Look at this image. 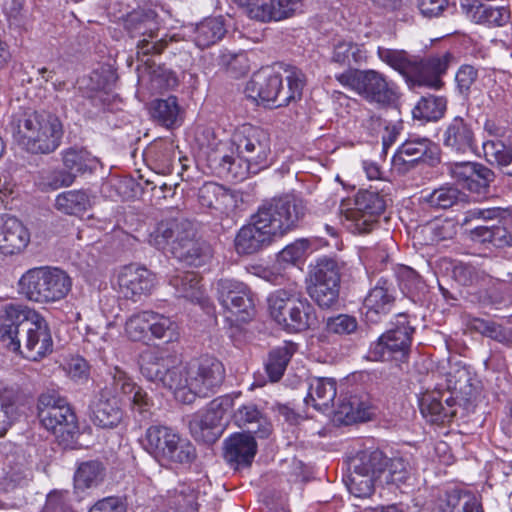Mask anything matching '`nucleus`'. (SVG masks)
Instances as JSON below:
<instances>
[{"instance_id": "13d9d810", "label": "nucleus", "mask_w": 512, "mask_h": 512, "mask_svg": "<svg viewBox=\"0 0 512 512\" xmlns=\"http://www.w3.org/2000/svg\"><path fill=\"white\" fill-rule=\"evenodd\" d=\"M152 115L166 127L177 125L180 120L177 98L170 96L166 99L156 100L152 106Z\"/></svg>"}, {"instance_id": "de8ad7c7", "label": "nucleus", "mask_w": 512, "mask_h": 512, "mask_svg": "<svg viewBox=\"0 0 512 512\" xmlns=\"http://www.w3.org/2000/svg\"><path fill=\"white\" fill-rule=\"evenodd\" d=\"M317 323V316L309 300L298 294L295 305L292 306V316L288 325V332H301Z\"/></svg>"}, {"instance_id": "69168bd1", "label": "nucleus", "mask_w": 512, "mask_h": 512, "mask_svg": "<svg viewBox=\"0 0 512 512\" xmlns=\"http://www.w3.org/2000/svg\"><path fill=\"white\" fill-rule=\"evenodd\" d=\"M482 149L485 159L499 167H502L512 154V149L507 148L503 142L494 139L484 141Z\"/></svg>"}, {"instance_id": "423d86ee", "label": "nucleus", "mask_w": 512, "mask_h": 512, "mask_svg": "<svg viewBox=\"0 0 512 512\" xmlns=\"http://www.w3.org/2000/svg\"><path fill=\"white\" fill-rule=\"evenodd\" d=\"M287 87L282 85V77L271 68H262L254 73L245 86V94L256 102H262L270 107L288 105L296 98H300L304 85L303 74L296 70L287 72Z\"/></svg>"}, {"instance_id": "2eb2a0df", "label": "nucleus", "mask_w": 512, "mask_h": 512, "mask_svg": "<svg viewBox=\"0 0 512 512\" xmlns=\"http://www.w3.org/2000/svg\"><path fill=\"white\" fill-rule=\"evenodd\" d=\"M382 452L374 450L363 452L356 459L353 472L347 481V487L355 497L364 498L372 494L374 486L380 484L376 469H379Z\"/></svg>"}, {"instance_id": "4d7b16f0", "label": "nucleus", "mask_w": 512, "mask_h": 512, "mask_svg": "<svg viewBox=\"0 0 512 512\" xmlns=\"http://www.w3.org/2000/svg\"><path fill=\"white\" fill-rule=\"evenodd\" d=\"M465 195L455 186L444 185L422 196L423 200L431 207L447 209L459 201L464 200Z\"/></svg>"}, {"instance_id": "0e129e2a", "label": "nucleus", "mask_w": 512, "mask_h": 512, "mask_svg": "<svg viewBox=\"0 0 512 512\" xmlns=\"http://www.w3.org/2000/svg\"><path fill=\"white\" fill-rule=\"evenodd\" d=\"M215 212L221 217H230L241 209L242 195L237 191L221 187Z\"/></svg>"}, {"instance_id": "680f3d73", "label": "nucleus", "mask_w": 512, "mask_h": 512, "mask_svg": "<svg viewBox=\"0 0 512 512\" xmlns=\"http://www.w3.org/2000/svg\"><path fill=\"white\" fill-rule=\"evenodd\" d=\"M149 310L130 315L124 324V333L132 341L144 340L149 332Z\"/></svg>"}, {"instance_id": "8fccbe9b", "label": "nucleus", "mask_w": 512, "mask_h": 512, "mask_svg": "<svg viewBox=\"0 0 512 512\" xmlns=\"http://www.w3.org/2000/svg\"><path fill=\"white\" fill-rule=\"evenodd\" d=\"M29 475V471L22 464H13L7 459L0 470V492L8 493L23 487Z\"/></svg>"}, {"instance_id": "f704fd0d", "label": "nucleus", "mask_w": 512, "mask_h": 512, "mask_svg": "<svg viewBox=\"0 0 512 512\" xmlns=\"http://www.w3.org/2000/svg\"><path fill=\"white\" fill-rule=\"evenodd\" d=\"M377 55L382 62L401 74L407 82L414 83L418 56L411 55L405 50L385 47H378Z\"/></svg>"}, {"instance_id": "5fc2aeb1", "label": "nucleus", "mask_w": 512, "mask_h": 512, "mask_svg": "<svg viewBox=\"0 0 512 512\" xmlns=\"http://www.w3.org/2000/svg\"><path fill=\"white\" fill-rule=\"evenodd\" d=\"M446 100L438 96H425L422 97L412 110V115L415 119L424 121H437L445 113Z\"/></svg>"}, {"instance_id": "a878e982", "label": "nucleus", "mask_w": 512, "mask_h": 512, "mask_svg": "<svg viewBox=\"0 0 512 512\" xmlns=\"http://www.w3.org/2000/svg\"><path fill=\"white\" fill-rule=\"evenodd\" d=\"M451 60L452 55L449 52L431 55L426 59L418 57L417 73H415L413 85L439 89L440 78L446 73Z\"/></svg>"}, {"instance_id": "09e8293b", "label": "nucleus", "mask_w": 512, "mask_h": 512, "mask_svg": "<svg viewBox=\"0 0 512 512\" xmlns=\"http://www.w3.org/2000/svg\"><path fill=\"white\" fill-rule=\"evenodd\" d=\"M105 468L96 460L81 463L74 474V487L76 490L97 487L104 479Z\"/></svg>"}, {"instance_id": "58836bf2", "label": "nucleus", "mask_w": 512, "mask_h": 512, "mask_svg": "<svg viewBox=\"0 0 512 512\" xmlns=\"http://www.w3.org/2000/svg\"><path fill=\"white\" fill-rule=\"evenodd\" d=\"M436 146L426 137L411 136L396 151L393 156L395 166L415 163L428 153H433Z\"/></svg>"}, {"instance_id": "774afa93", "label": "nucleus", "mask_w": 512, "mask_h": 512, "mask_svg": "<svg viewBox=\"0 0 512 512\" xmlns=\"http://www.w3.org/2000/svg\"><path fill=\"white\" fill-rule=\"evenodd\" d=\"M242 6L246 8V13L251 19L260 22L278 21L274 15V7L271 1L268 4L262 0H251Z\"/></svg>"}, {"instance_id": "a211bd4d", "label": "nucleus", "mask_w": 512, "mask_h": 512, "mask_svg": "<svg viewBox=\"0 0 512 512\" xmlns=\"http://www.w3.org/2000/svg\"><path fill=\"white\" fill-rule=\"evenodd\" d=\"M208 487L210 485L204 477L181 482L167 492L163 509L158 512H197L199 501L207 493Z\"/></svg>"}, {"instance_id": "bb28decb", "label": "nucleus", "mask_w": 512, "mask_h": 512, "mask_svg": "<svg viewBox=\"0 0 512 512\" xmlns=\"http://www.w3.org/2000/svg\"><path fill=\"white\" fill-rule=\"evenodd\" d=\"M169 284L174 288L177 297L196 303L204 310L210 308V299L205 294L201 285V278L197 273L177 271L176 274L171 276Z\"/></svg>"}, {"instance_id": "412c9836", "label": "nucleus", "mask_w": 512, "mask_h": 512, "mask_svg": "<svg viewBox=\"0 0 512 512\" xmlns=\"http://www.w3.org/2000/svg\"><path fill=\"white\" fill-rule=\"evenodd\" d=\"M117 285L125 298L136 301L152 291L155 286V275L145 267L131 264L119 270Z\"/></svg>"}, {"instance_id": "f257e3e1", "label": "nucleus", "mask_w": 512, "mask_h": 512, "mask_svg": "<svg viewBox=\"0 0 512 512\" xmlns=\"http://www.w3.org/2000/svg\"><path fill=\"white\" fill-rule=\"evenodd\" d=\"M141 373L149 381L171 390L175 399L190 404L196 396L206 397L221 386L225 368L220 360L205 355L187 366L172 355L156 351L142 357Z\"/></svg>"}, {"instance_id": "a18cd8bd", "label": "nucleus", "mask_w": 512, "mask_h": 512, "mask_svg": "<svg viewBox=\"0 0 512 512\" xmlns=\"http://www.w3.org/2000/svg\"><path fill=\"white\" fill-rule=\"evenodd\" d=\"M296 349L295 343L286 341L270 351L265 367L272 382H277L281 379Z\"/></svg>"}, {"instance_id": "bf43d9fd", "label": "nucleus", "mask_w": 512, "mask_h": 512, "mask_svg": "<svg viewBox=\"0 0 512 512\" xmlns=\"http://www.w3.org/2000/svg\"><path fill=\"white\" fill-rule=\"evenodd\" d=\"M311 252V243L307 239H298L285 246L278 254L277 261L286 269L296 266Z\"/></svg>"}, {"instance_id": "cd10ccee", "label": "nucleus", "mask_w": 512, "mask_h": 512, "mask_svg": "<svg viewBox=\"0 0 512 512\" xmlns=\"http://www.w3.org/2000/svg\"><path fill=\"white\" fill-rule=\"evenodd\" d=\"M123 412L117 397L111 396V391L106 387L91 404V419L101 428L112 429L121 422Z\"/></svg>"}, {"instance_id": "7c9ffc66", "label": "nucleus", "mask_w": 512, "mask_h": 512, "mask_svg": "<svg viewBox=\"0 0 512 512\" xmlns=\"http://www.w3.org/2000/svg\"><path fill=\"white\" fill-rule=\"evenodd\" d=\"M394 295L386 281L379 280L372 288L363 303V313L367 321L376 323L387 315L394 303Z\"/></svg>"}, {"instance_id": "1a4fd4ad", "label": "nucleus", "mask_w": 512, "mask_h": 512, "mask_svg": "<svg viewBox=\"0 0 512 512\" xmlns=\"http://www.w3.org/2000/svg\"><path fill=\"white\" fill-rule=\"evenodd\" d=\"M335 77L343 87L356 92L370 103L388 105L398 98L397 85L377 70L348 69Z\"/></svg>"}, {"instance_id": "6e6d98bb", "label": "nucleus", "mask_w": 512, "mask_h": 512, "mask_svg": "<svg viewBox=\"0 0 512 512\" xmlns=\"http://www.w3.org/2000/svg\"><path fill=\"white\" fill-rule=\"evenodd\" d=\"M309 277L311 282H340L338 262L334 258L326 256L317 258L315 263L309 265Z\"/></svg>"}, {"instance_id": "4c0bfd02", "label": "nucleus", "mask_w": 512, "mask_h": 512, "mask_svg": "<svg viewBox=\"0 0 512 512\" xmlns=\"http://www.w3.org/2000/svg\"><path fill=\"white\" fill-rule=\"evenodd\" d=\"M93 206V197L83 189L62 192L55 198V208L66 215L81 217Z\"/></svg>"}, {"instance_id": "473e14b6", "label": "nucleus", "mask_w": 512, "mask_h": 512, "mask_svg": "<svg viewBox=\"0 0 512 512\" xmlns=\"http://www.w3.org/2000/svg\"><path fill=\"white\" fill-rule=\"evenodd\" d=\"M19 391L0 381V436H3L22 412Z\"/></svg>"}, {"instance_id": "c9c22d12", "label": "nucleus", "mask_w": 512, "mask_h": 512, "mask_svg": "<svg viewBox=\"0 0 512 512\" xmlns=\"http://www.w3.org/2000/svg\"><path fill=\"white\" fill-rule=\"evenodd\" d=\"M440 512H484L479 498L466 489L453 488L439 504Z\"/></svg>"}, {"instance_id": "864d4df0", "label": "nucleus", "mask_w": 512, "mask_h": 512, "mask_svg": "<svg viewBox=\"0 0 512 512\" xmlns=\"http://www.w3.org/2000/svg\"><path fill=\"white\" fill-rule=\"evenodd\" d=\"M63 164L68 172L75 177L87 171H93L98 165V160L84 149H69L63 153Z\"/></svg>"}, {"instance_id": "9d476101", "label": "nucleus", "mask_w": 512, "mask_h": 512, "mask_svg": "<svg viewBox=\"0 0 512 512\" xmlns=\"http://www.w3.org/2000/svg\"><path fill=\"white\" fill-rule=\"evenodd\" d=\"M305 211L301 199L287 194L264 202L255 214L274 237L279 238L298 227Z\"/></svg>"}, {"instance_id": "5701e85b", "label": "nucleus", "mask_w": 512, "mask_h": 512, "mask_svg": "<svg viewBox=\"0 0 512 512\" xmlns=\"http://www.w3.org/2000/svg\"><path fill=\"white\" fill-rule=\"evenodd\" d=\"M275 239L272 232L254 214L250 222L243 225L237 232L234 246L238 254L251 255L269 246Z\"/></svg>"}, {"instance_id": "f3484780", "label": "nucleus", "mask_w": 512, "mask_h": 512, "mask_svg": "<svg viewBox=\"0 0 512 512\" xmlns=\"http://www.w3.org/2000/svg\"><path fill=\"white\" fill-rule=\"evenodd\" d=\"M31 321L25 327L26 337L23 347L18 350L21 355L32 361H38L53 350V340L49 325L38 312L32 313Z\"/></svg>"}, {"instance_id": "79ce46f5", "label": "nucleus", "mask_w": 512, "mask_h": 512, "mask_svg": "<svg viewBox=\"0 0 512 512\" xmlns=\"http://www.w3.org/2000/svg\"><path fill=\"white\" fill-rule=\"evenodd\" d=\"M336 394V382L333 378H314L309 384L305 402L317 410L326 411L333 404Z\"/></svg>"}, {"instance_id": "2f4dec72", "label": "nucleus", "mask_w": 512, "mask_h": 512, "mask_svg": "<svg viewBox=\"0 0 512 512\" xmlns=\"http://www.w3.org/2000/svg\"><path fill=\"white\" fill-rule=\"evenodd\" d=\"M225 33L223 19L211 17L204 19L196 26L186 27L183 36L188 35L198 48L204 49L220 41Z\"/></svg>"}, {"instance_id": "603ef678", "label": "nucleus", "mask_w": 512, "mask_h": 512, "mask_svg": "<svg viewBox=\"0 0 512 512\" xmlns=\"http://www.w3.org/2000/svg\"><path fill=\"white\" fill-rule=\"evenodd\" d=\"M75 181V175L63 169H45L38 173L35 185L41 191H54L62 187H69Z\"/></svg>"}, {"instance_id": "4be33fe9", "label": "nucleus", "mask_w": 512, "mask_h": 512, "mask_svg": "<svg viewBox=\"0 0 512 512\" xmlns=\"http://www.w3.org/2000/svg\"><path fill=\"white\" fill-rule=\"evenodd\" d=\"M451 176L463 188L475 193L477 196H485L490 182L493 180V172L476 162H455L450 165Z\"/></svg>"}, {"instance_id": "f03ea898", "label": "nucleus", "mask_w": 512, "mask_h": 512, "mask_svg": "<svg viewBox=\"0 0 512 512\" xmlns=\"http://www.w3.org/2000/svg\"><path fill=\"white\" fill-rule=\"evenodd\" d=\"M209 161L220 176L243 181L270 166V137L259 127L243 124L232 134L229 151H224L221 143Z\"/></svg>"}, {"instance_id": "c756f323", "label": "nucleus", "mask_w": 512, "mask_h": 512, "mask_svg": "<svg viewBox=\"0 0 512 512\" xmlns=\"http://www.w3.org/2000/svg\"><path fill=\"white\" fill-rule=\"evenodd\" d=\"M461 9L469 20L477 24L500 27L510 19V12L506 7H493L478 0H461Z\"/></svg>"}, {"instance_id": "c03bdc74", "label": "nucleus", "mask_w": 512, "mask_h": 512, "mask_svg": "<svg viewBox=\"0 0 512 512\" xmlns=\"http://www.w3.org/2000/svg\"><path fill=\"white\" fill-rule=\"evenodd\" d=\"M196 456V448L192 442L177 432L161 465H190L196 459Z\"/></svg>"}, {"instance_id": "3c124183", "label": "nucleus", "mask_w": 512, "mask_h": 512, "mask_svg": "<svg viewBox=\"0 0 512 512\" xmlns=\"http://www.w3.org/2000/svg\"><path fill=\"white\" fill-rule=\"evenodd\" d=\"M367 57L364 45L343 40L334 45L331 61L341 65H350L351 62L361 64L367 60Z\"/></svg>"}, {"instance_id": "49530a36", "label": "nucleus", "mask_w": 512, "mask_h": 512, "mask_svg": "<svg viewBox=\"0 0 512 512\" xmlns=\"http://www.w3.org/2000/svg\"><path fill=\"white\" fill-rule=\"evenodd\" d=\"M148 320L149 332L153 338L165 343H173L179 340L178 323L171 317L149 310Z\"/></svg>"}, {"instance_id": "b1692460", "label": "nucleus", "mask_w": 512, "mask_h": 512, "mask_svg": "<svg viewBox=\"0 0 512 512\" xmlns=\"http://www.w3.org/2000/svg\"><path fill=\"white\" fill-rule=\"evenodd\" d=\"M111 385L115 392L127 397L131 409L146 417L151 406V400L147 393L138 386L133 379L120 367L115 366L109 372Z\"/></svg>"}, {"instance_id": "ea45409f", "label": "nucleus", "mask_w": 512, "mask_h": 512, "mask_svg": "<svg viewBox=\"0 0 512 512\" xmlns=\"http://www.w3.org/2000/svg\"><path fill=\"white\" fill-rule=\"evenodd\" d=\"M114 81L115 73L112 69L109 66H102L83 77L78 85L84 96L95 101L97 98L102 100L103 92H106Z\"/></svg>"}, {"instance_id": "7ed1b4c3", "label": "nucleus", "mask_w": 512, "mask_h": 512, "mask_svg": "<svg viewBox=\"0 0 512 512\" xmlns=\"http://www.w3.org/2000/svg\"><path fill=\"white\" fill-rule=\"evenodd\" d=\"M195 231L184 218L165 217L149 233L148 242L158 250L171 252L184 265L201 267L212 258L209 245L194 240Z\"/></svg>"}, {"instance_id": "ddd939ff", "label": "nucleus", "mask_w": 512, "mask_h": 512, "mask_svg": "<svg viewBox=\"0 0 512 512\" xmlns=\"http://www.w3.org/2000/svg\"><path fill=\"white\" fill-rule=\"evenodd\" d=\"M232 405L231 397L223 396L213 400L206 411L195 414L189 423L190 432L195 440L215 442L223 433L222 420Z\"/></svg>"}, {"instance_id": "72a5a7b5", "label": "nucleus", "mask_w": 512, "mask_h": 512, "mask_svg": "<svg viewBox=\"0 0 512 512\" xmlns=\"http://www.w3.org/2000/svg\"><path fill=\"white\" fill-rule=\"evenodd\" d=\"M374 414L375 409L370 402L358 396L344 398L335 410L336 420L345 425L367 421Z\"/></svg>"}, {"instance_id": "338daca9", "label": "nucleus", "mask_w": 512, "mask_h": 512, "mask_svg": "<svg viewBox=\"0 0 512 512\" xmlns=\"http://www.w3.org/2000/svg\"><path fill=\"white\" fill-rule=\"evenodd\" d=\"M505 235L506 228L502 226H478L471 231V237L474 241L491 243L495 247H503Z\"/></svg>"}, {"instance_id": "dca6fc26", "label": "nucleus", "mask_w": 512, "mask_h": 512, "mask_svg": "<svg viewBox=\"0 0 512 512\" xmlns=\"http://www.w3.org/2000/svg\"><path fill=\"white\" fill-rule=\"evenodd\" d=\"M412 333L413 329L408 325L406 316L399 315L396 327L380 336L372 353L382 361L390 358L403 361L409 352Z\"/></svg>"}, {"instance_id": "393cba45", "label": "nucleus", "mask_w": 512, "mask_h": 512, "mask_svg": "<svg viewBox=\"0 0 512 512\" xmlns=\"http://www.w3.org/2000/svg\"><path fill=\"white\" fill-rule=\"evenodd\" d=\"M29 242L30 233L20 220L8 214H0V253H19Z\"/></svg>"}, {"instance_id": "6e6552de", "label": "nucleus", "mask_w": 512, "mask_h": 512, "mask_svg": "<svg viewBox=\"0 0 512 512\" xmlns=\"http://www.w3.org/2000/svg\"><path fill=\"white\" fill-rule=\"evenodd\" d=\"M19 292L30 301L48 304L64 299L72 288V279L59 268L36 267L26 271L18 282Z\"/></svg>"}, {"instance_id": "e2e57ef3", "label": "nucleus", "mask_w": 512, "mask_h": 512, "mask_svg": "<svg viewBox=\"0 0 512 512\" xmlns=\"http://www.w3.org/2000/svg\"><path fill=\"white\" fill-rule=\"evenodd\" d=\"M471 327L480 334L500 343L509 344L512 341L510 331L495 322L476 318L471 322Z\"/></svg>"}, {"instance_id": "052dcab7", "label": "nucleus", "mask_w": 512, "mask_h": 512, "mask_svg": "<svg viewBox=\"0 0 512 512\" xmlns=\"http://www.w3.org/2000/svg\"><path fill=\"white\" fill-rule=\"evenodd\" d=\"M339 288L340 282H311L309 294L320 307L330 308L338 300Z\"/></svg>"}, {"instance_id": "a19ab883", "label": "nucleus", "mask_w": 512, "mask_h": 512, "mask_svg": "<svg viewBox=\"0 0 512 512\" xmlns=\"http://www.w3.org/2000/svg\"><path fill=\"white\" fill-rule=\"evenodd\" d=\"M177 431L164 425H153L145 433V449L161 464Z\"/></svg>"}, {"instance_id": "37998d69", "label": "nucleus", "mask_w": 512, "mask_h": 512, "mask_svg": "<svg viewBox=\"0 0 512 512\" xmlns=\"http://www.w3.org/2000/svg\"><path fill=\"white\" fill-rule=\"evenodd\" d=\"M376 469L380 485L383 484H402L405 483L411 474L410 464L403 458L387 459L382 454L381 464Z\"/></svg>"}, {"instance_id": "c85d7f7f", "label": "nucleus", "mask_w": 512, "mask_h": 512, "mask_svg": "<svg viewBox=\"0 0 512 512\" xmlns=\"http://www.w3.org/2000/svg\"><path fill=\"white\" fill-rule=\"evenodd\" d=\"M257 452V443L249 433H235L224 441V458L236 468L249 466Z\"/></svg>"}, {"instance_id": "f8f14e48", "label": "nucleus", "mask_w": 512, "mask_h": 512, "mask_svg": "<svg viewBox=\"0 0 512 512\" xmlns=\"http://www.w3.org/2000/svg\"><path fill=\"white\" fill-rule=\"evenodd\" d=\"M213 289L221 307L240 321H247L254 315V295L244 282L221 278L213 284Z\"/></svg>"}, {"instance_id": "e433bc0d", "label": "nucleus", "mask_w": 512, "mask_h": 512, "mask_svg": "<svg viewBox=\"0 0 512 512\" xmlns=\"http://www.w3.org/2000/svg\"><path fill=\"white\" fill-rule=\"evenodd\" d=\"M298 293L292 290L278 289L270 293L267 302L271 317L286 331L292 316V306L295 305Z\"/></svg>"}, {"instance_id": "39448f33", "label": "nucleus", "mask_w": 512, "mask_h": 512, "mask_svg": "<svg viewBox=\"0 0 512 512\" xmlns=\"http://www.w3.org/2000/svg\"><path fill=\"white\" fill-rule=\"evenodd\" d=\"M63 126L49 113H31L18 120L13 130L15 142L31 154H50L61 144Z\"/></svg>"}, {"instance_id": "aec40b11", "label": "nucleus", "mask_w": 512, "mask_h": 512, "mask_svg": "<svg viewBox=\"0 0 512 512\" xmlns=\"http://www.w3.org/2000/svg\"><path fill=\"white\" fill-rule=\"evenodd\" d=\"M34 309L18 304H7L0 309V337L4 345L12 350L20 349V340L18 339L19 328L26 327L27 322L31 321Z\"/></svg>"}, {"instance_id": "9b49d317", "label": "nucleus", "mask_w": 512, "mask_h": 512, "mask_svg": "<svg viewBox=\"0 0 512 512\" xmlns=\"http://www.w3.org/2000/svg\"><path fill=\"white\" fill-rule=\"evenodd\" d=\"M38 415L45 429L62 440H68L77 431L74 412L66 400L55 393L48 392L39 397Z\"/></svg>"}, {"instance_id": "0eeeda50", "label": "nucleus", "mask_w": 512, "mask_h": 512, "mask_svg": "<svg viewBox=\"0 0 512 512\" xmlns=\"http://www.w3.org/2000/svg\"><path fill=\"white\" fill-rule=\"evenodd\" d=\"M387 206L386 195L377 187L359 190L353 197L345 198L339 206L342 225L353 234H365L375 226Z\"/></svg>"}, {"instance_id": "6ab92c4d", "label": "nucleus", "mask_w": 512, "mask_h": 512, "mask_svg": "<svg viewBox=\"0 0 512 512\" xmlns=\"http://www.w3.org/2000/svg\"><path fill=\"white\" fill-rule=\"evenodd\" d=\"M441 139L444 147L456 154L465 155L477 150L473 124L461 116L454 117L446 124Z\"/></svg>"}, {"instance_id": "20e7f679", "label": "nucleus", "mask_w": 512, "mask_h": 512, "mask_svg": "<svg viewBox=\"0 0 512 512\" xmlns=\"http://www.w3.org/2000/svg\"><path fill=\"white\" fill-rule=\"evenodd\" d=\"M446 391L437 384L432 391H426L419 399L422 416L431 423H444L454 415V406L472 402L473 392L465 368L454 366L446 375Z\"/></svg>"}, {"instance_id": "4468645a", "label": "nucleus", "mask_w": 512, "mask_h": 512, "mask_svg": "<svg viewBox=\"0 0 512 512\" xmlns=\"http://www.w3.org/2000/svg\"><path fill=\"white\" fill-rule=\"evenodd\" d=\"M127 29L132 37H142L137 45L138 54H157L167 45L166 36L158 39L159 23L152 10L131 13L127 19Z\"/></svg>"}]
</instances>
